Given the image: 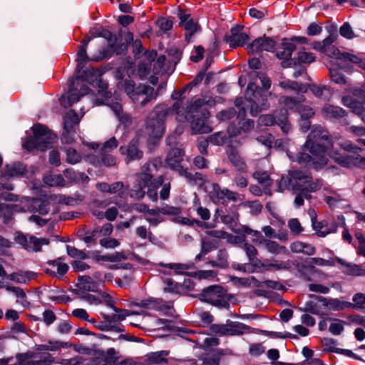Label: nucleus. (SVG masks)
<instances>
[{"label":"nucleus","mask_w":365,"mask_h":365,"mask_svg":"<svg viewBox=\"0 0 365 365\" xmlns=\"http://www.w3.org/2000/svg\"><path fill=\"white\" fill-rule=\"evenodd\" d=\"M182 99L177 101L171 108H167L164 106L155 108L146 121V129L150 138H160L164 134V120L170 114L175 113L176 119L180 122H184L191 119L190 127L193 133H208L212 131L211 126L207 120L210 113L204 106L202 99L196 100L192 105L185 110L182 108Z\"/></svg>","instance_id":"1"},{"label":"nucleus","mask_w":365,"mask_h":365,"mask_svg":"<svg viewBox=\"0 0 365 365\" xmlns=\"http://www.w3.org/2000/svg\"><path fill=\"white\" fill-rule=\"evenodd\" d=\"M331 145L327 131L321 126H314L303 146V152L297 155L296 161L299 164H309L314 169H319L327 164L328 155L342 167L350 168L353 165L365 168V157L357 155H343L339 153L327 154Z\"/></svg>","instance_id":"2"},{"label":"nucleus","mask_w":365,"mask_h":365,"mask_svg":"<svg viewBox=\"0 0 365 365\" xmlns=\"http://www.w3.org/2000/svg\"><path fill=\"white\" fill-rule=\"evenodd\" d=\"M97 84L99 88L98 91V95L102 98L96 99L95 103L96 105L104 104L109 106L118 118L119 122L125 127L129 126L132 119L128 114L123 113L119 95L115 93L113 96L110 91H107V83L101 80H98Z\"/></svg>","instance_id":"3"},{"label":"nucleus","mask_w":365,"mask_h":365,"mask_svg":"<svg viewBox=\"0 0 365 365\" xmlns=\"http://www.w3.org/2000/svg\"><path fill=\"white\" fill-rule=\"evenodd\" d=\"M53 363L54 358L51 354L32 351L0 359V365H51Z\"/></svg>","instance_id":"4"},{"label":"nucleus","mask_w":365,"mask_h":365,"mask_svg":"<svg viewBox=\"0 0 365 365\" xmlns=\"http://www.w3.org/2000/svg\"><path fill=\"white\" fill-rule=\"evenodd\" d=\"M34 137L27 138L23 144V147L32 151L34 149L46 150L51 147V144L56 136L46 127L37 124L32 127Z\"/></svg>","instance_id":"5"},{"label":"nucleus","mask_w":365,"mask_h":365,"mask_svg":"<svg viewBox=\"0 0 365 365\" xmlns=\"http://www.w3.org/2000/svg\"><path fill=\"white\" fill-rule=\"evenodd\" d=\"M271 94V93L262 91L254 83L248 84L245 98L248 103L247 106L250 108V112L252 116H256L259 112L269 108V105L267 98Z\"/></svg>","instance_id":"6"},{"label":"nucleus","mask_w":365,"mask_h":365,"mask_svg":"<svg viewBox=\"0 0 365 365\" xmlns=\"http://www.w3.org/2000/svg\"><path fill=\"white\" fill-rule=\"evenodd\" d=\"M122 83L125 92L132 101L134 103L140 102L142 106H145L155 97L154 88L150 86L140 84L135 86L132 81L128 80L123 81Z\"/></svg>","instance_id":"7"},{"label":"nucleus","mask_w":365,"mask_h":365,"mask_svg":"<svg viewBox=\"0 0 365 365\" xmlns=\"http://www.w3.org/2000/svg\"><path fill=\"white\" fill-rule=\"evenodd\" d=\"M184 152L179 148L171 149L167 155L165 162L167 165L178 173V174L185 178L190 182L195 181L197 178H200L201 173H196L193 175L191 173L188 172L187 169L184 168L181 163L183 160Z\"/></svg>","instance_id":"8"},{"label":"nucleus","mask_w":365,"mask_h":365,"mask_svg":"<svg viewBox=\"0 0 365 365\" xmlns=\"http://www.w3.org/2000/svg\"><path fill=\"white\" fill-rule=\"evenodd\" d=\"M98 36L106 40L108 47L106 48H103L100 53L99 56L96 57H92V61H99L111 56L114 53L120 54L124 51L125 46L123 45H117V36L111 33L109 30L102 29L98 31Z\"/></svg>","instance_id":"9"},{"label":"nucleus","mask_w":365,"mask_h":365,"mask_svg":"<svg viewBox=\"0 0 365 365\" xmlns=\"http://www.w3.org/2000/svg\"><path fill=\"white\" fill-rule=\"evenodd\" d=\"M152 175L150 164L147 163L142 168V172L137 175L136 182L130 190V196L136 200H141L145 195V188L150 181Z\"/></svg>","instance_id":"10"},{"label":"nucleus","mask_w":365,"mask_h":365,"mask_svg":"<svg viewBox=\"0 0 365 365\" xmlns=\"http://www.w3.org/2000/svg\"><path fill=\"white\" fill-rule=\"evenodd\" d=\"M309 175L299 170H293L289 173V175L282 176L279 182V191H283L290 187L294 190V187L304 185L302 183L309 182Z\"/></svg>","instance_id":"11"},{"label":"nucleus","mask_w":365,"mask_h":365,"mask_svg":"<svg viewBox=\"0 0 365 365\" xmlns=\"http://www.w3.org/2000/svg\"><path fill=\"white\" fill-rule=\"evenodd\" d=\"M304 185L294 187V193L296 195L294 199V205L299 207L304 204V199L311 197L310 192H315L319 190L322 187V183L319 180L312 181L309 176V182L303 183Z\"/></svg>","instance_id":"12"},{"label":"nucleus","mask_w":365,"mask_h":365,"mask_svg":"<svg viewBox=\"0 0 365 365\" xmlns=\"http://www.w3.org/2000/svg\"><path fill=\"white\" fill-rule=\"evenodd\" d=\"M200 299L216 307H225L227 304L225 299L223 289L220 286H210L203 290Z\"/></svg>","instance_id":"13"},{"label":"nucleus","mask_w":365,"mask_h":365,"mask_svg":"<svg viewBox=\"0 0 365 365\" xmlns=\"http://www.w3.org/2000/svg\"><path fill=\"white\" fill-rule=\"evenodd\" d=\"M333 41V38L328 36L322 41L314 42L312 43V48L331 58L342 61L344 59V52L341 53L336 47L332 46Z\"/></svg>","instance_id":"14"},{"label":"nucleus","mask_w":365,"mask_h":365,"mask_svg":"<svg viewBox=\"0 0 365 365\" xmlns=\"http://www.w3.org/2000/svg\"><path fill=\"white\" fill-rule=\"evenodd\" d=\"M210 197L215 203L224 205L227 200L237 201L239 194L227 188H221L219 185L215 184L210 192Z\"/></svg>","instance_id":"15"},{"label":"nucleus","mask_w":365,"mask_h":365,"mask_svg":"<svg viewBox=\"0 0 365 365\" xmlns=\"http://www.w3.org/2000/svg\"><path fill=\"white\" fill-rule=\"evenodd\" d=\"M258 123L259 125L264 126H272L277 124L280 126L282 131L284 133H287L291 128L290 124L287 121V112L278 118L272 115H262L259 117Z\"/></svg>","instance_id":"16"},{"label":"nucleus","mask_w":365,"mask_h":365,"mask_svg":"<svg viewBox=\"0 0 365 365\" xmlns=\"http://www.w3.org/2000/svg\"><path fill=\"white\" fill-rule=\"evenodd\" d=\"M16 240L26 250L35 252L39 251L41 245L49 243L48 240L46 238H37L34 236L28 237L24 235H18Z\"/></svg>","instance_id":"17"},{"label":"nucleus","mask_w":365,"mask_h":365,"mask_svg":"<svg viewBox=\"0 0 365 365\" xmlns=\"http://www.w3.org/2000/svg\"><path fill=\"white\" fill-rule=\"evenodd\" d=\"M281 45L282 50L277 51V56L278 58L282 60V67H290L294 63V60L292 59L291 56L293 51L296 49V46L292 42L288 41L287 40L282 41Z\"/></svg>","instance_id":"18"},{"label":"nucleus","mask_w":365,"mask_h":365,"mask_svg":"<svg viewBox=\"0 0 365 365\" xmlns=\"http://www.w3.org/2000/svg\"><path fill=\"white\" fill-rule=\"evenodd\" d=\"M275 41L269 37H259L247 46L250 53H259L261 51H273Z\"/></svg>","instance_id":"19"},{"label":"nucleus","mask_w":365,"mask_h":365,"mask_svg":"<svg viewBox=\"0 0 365 365\" xmlns=\"http://www.w3.org/2000/svg\"><path fill=\"white\" fill-rule=\"evenodd\" d=\"M118 353L113 348L106 351H98L96 353L94 364L96 365H116Z\"/></svg>","instance_id":"20"},{"label":"nucleus","mask_w":365,"mask_h":365,"mask_svg":"<svg viewBox=\"0 0 365 365\" xmlns=\"http://www.w3.org/2000/svg\"><path fill=\"white\" fill-rule=\"evenodd\" d=\"M242 27L236 26L231 29L230 35L226 37L230 46L235 48L243 46L249 39L247 34L242 31Z\"/></svg>","instance_id":"21"},{"label":"nucleus","mask_w":365,"mask_h":365,"mask_svg":"<svg viewBox=\"0 0 365 365\" xmlns=\"http://www.w3.org/2000/svg\"><path fill=\"white\" fill-rule=\"evenodd\" d=\"M180 25L186 31L185 38L189 41L192 36L199 29L198 24L190 18L189 14L180 12Z\"/></svg>","instance_id":"22"},{"label":"nucleus","mask_w":365,"mask_h":365,"mask_svg":"<svg viewBox=\"0 0 365 365\" xmlns=\"http://www.w3.org/2000/svg\"><path fill=\"white\" fill-rule=\"evenodd\" d=\"M187 332L192 334L190 340L200 347H207L217 344L215 339L210 337L204 332L192 329L188 330Z\"/></svg>","instance_id":"23"},{"label":"nucleus","mask_w":365,"mask_h":365,"mask_svg":"<svg viewBox=\"0 0 365 365\" xmlns=\"http://www.w3.org/2000/svg\"><path fill=\"white\" fill-rule=\"evenodd\" d=\"M312 227L319 237H324L329 234L336 232L338 226L334 222H329L327 220H323L322 222H314Z\"/></svg>","instance_id":"24"},{"label":"nucleus","mask_w":365,"mask_h":365,"mask_svg":"<svg viewBox=\"0 0 365 365\" xmlns=\"http://www.w3.org/2000/svg\"><path fill=\"white\" fill-rule=\"evenodd\" d=\"M85 299L91 305L104 304L108 307L113 306V304H115V299L106 292H100L97 294H89L86 296Z\"/></svg>","instance_id":"25"},{"label":"nucleus","mask_w":365,"mask_h":365,"mask_svg":"<svg viewBox=\"0 0 365 365\" xmlns=\"http://www.w3.org/2000/svg\"><path fill=\"white\" fill-rule=\"evenodd\" d=\"M90 91L88 87H83L81 90V95L73 91H69L61 96L60 99L61 104L65 108L70 107L74 103H77L80 100L81 96L88 95Z\"/></svg>","instance_id":"26"},{"label":"nucleus","mask_w":365,"mask_h":365,"mask_svg":"<svg viewBox=\"0 0 365 365\" xmlns=\"http://www.w3.org/2000/svg\"><path fill=\"white\" fill-rule=\"evenodd\" d=\"M227 154L231 163L239 172H247V166L235 149L229 146L227 150Z\"/></svg>","instance_id":"27"},{"label":"nucleus","mask_w":365,"mask_h":365,"mask_svg":"<svg viewBox=\"0 0 365 365\" xmlns=\"http://www.w3.org/2000/svg\"><path fill=\"white\" fill-rule=\"evenodd\" d=\"M46 272L55 277H61L68 270L67 264L61 261L60 259L48 262V267L46 268Z\"/></svg>","instance_id":"28"},{"label":"nucleus","mask_w":365,"mask_h":365,"mask_svg":"<svg viewBox=\"0 0 365 365\" xmlns=\"http://www.w3.org/2000/svg\"><path fill=\"white\" fill-rule=\"evenodd\" d=\"M36 277V273L32 271H19L6 276V279L19 284H28Z\"/></svg>","instance_id":"29"},{"label":"nucleus","mask_w":365,"mask_h":365,"mask_svg":"<svg viewBox=\"0 0 365 365\" xmlns=\"http://www.w3.org/2000/svg\"><path fill=\"white\" fill-rule=\"evenodd\" d=\"M169 354L168 351H160L151 352L147 354V359L144 365H166L168 364L167 356Z\"/></svg>","instance_id":"30"},{"label":"nucleus","mask_w":365,"mask_h":365,"mask_svg":"<svg viewBox=\"0 0 365 365\" xmlns=\"http://www.w3.org/2000/svg\"><path fill=\"white\" fill-rule=\"evenodd\" d=\"M319 301L324 307L333 311H340L352 306L351 302L341 301L339 299H326L320 297Z\"/></svg>","instance_id":"31"},{"label":"nucleus","mask_w":365,"mask_h":365,"mask_svg":"<svg viewBox=\"0 0 365 365\" xmlns=\"http://www.w3.org/2000/svg\"><path fill=\"white\" fill-rule=\"evenodd\" d=\"M164 182V177L160 176L157 178L152 179L146 186L148 187L147 194L148 197L153 202H157L158 199V190L163 185Z\"/></svg>","instance_id":"32"},{"label":"nucleus","mask_w":365,"mask_h":365,"mask_svg":"<svg viewBox=\"0 0 365 365\" xmlns=\"http://www.w3.org/2000/svg\"><path fill=\"white\" fill-rule=\"evenodd\" d=\"M159 266L163 267L164 268H168L170 269H173L175 273L178 274H191V273L187 272L188 269L193 268L194 264L192 262L190 263H168L159 264Z\"/></svg>","instance_id":"33"},{"label":"nucleus","mask_w":365,"mask_h":365,"mask_svg":"<svg viewBox=\"0 0 365 365\" xmlns=\"http://www.w3.org/2000/svg\"><path fill=\"white\" fill-rule=\"evenodd\" d=\"M157 53L155 51H151L148 55H146V58L148 63H140L138 68V74L141 79L146 78L150 73L151 63L154 61Z\"/></svg>","instance_id":"34"},{"label":"nucleus","mask_w":365,"mask_h":365,"mask_svg":"<svg viewBox=\"0 0 365 365\" xmlns=\"http://www.w3.org/2000/svg\"><path fill=\"white\" fill-rule=\"evenodd\" d=\"M78 281V287L81 289L95 292L98 288L97 282L91 276H79Z\"/></svg>","instance_id":"35"},{"label":"nucleus","mask_w":365,"mask_h":365,"mask_svg":"<svg viewBox=\"0 0 365 365\" xmlns=\"http://www.w3.org/2000/svg\"><path fill=\"white\" fill-rule=\"evenodd\" d=\"M262 267L266 270H289L292 267V262L289 260L279 261L272 259L264 262Z\"/></svg>","instance_id":"36"},{"label":"nucleus","mask_w":365,"mask_h":365,"mask_svg":"<svg viewBox=\"0 0 365 365\" xmlns=\"http://www.w3.org/2000/svg\"><path fill=\"white\" fill-rule=\"evenodd\" d=\"M290 250L295 253H303L307 255H313L315 253V248L310 244L300 241H296L290 245Z\"/></svg>","instance_id":"37"},{"label":"nucleus","mask_w":365,"mask_h":365,"mask_svg":"<svg viewBox=\"0 0 365 365\" xmlns=\"http://www.w3.org/2000/svg\"><path fill=\"white\" fill-rule=\"evenodd\" d=\"M322 114L326 118H339L345 115V110L339 106L325 105L322 109Z\"/></svg>","instance_id":"38"},{"label":"nucleus","mask_w":365,"mask_h":365,"mask_svg":"<svg viewBox=\"0 0 365 365\" xmlns=\"http://www.w3.org/2000/svg\"><path fill=\"white\" fill-rule=\"evenodd\" d=\"M305 98L303 96L297 97L294 99L288 96H282L279 98V103L283 105L287 109L299 110V108L302 106L301 103L304 101Z\"/></svg>","instance_id":"39"},{"label":"nucleus","mask_w":365,"mask_h":365,"mask_svg":"<svg viewBox=\"0 0 365 365\" xmlns=\"http://www.w3.org/2000/svg\"><path fill=\"white\" fill-rule=\"evenodd\" d=\"M26 168L20 163H13L7 165L5 168V174L9 177H21L26 175Z\"/></svg>","instance_id":"40"},{"label":"nucleus","mask_w":365,"mask_h":365,"mask_svg":"<svg viewBox=\"0 0 365 365\" xmlns=\"http://www.w3.org/2000/svg\"><path fill=\"white\" fill-rule=\"evenodd\" d=\"M138 138H133L126 149L127 160H139L143 156V152L138 148Z\"/></svg>","instance_id":"41"},{"label":"nucleus","mask_w":365,"mask_h":365,"mask_svg":"<svg viewBox=\"0 0 365 365\" xmlns=\"http://www.w3.org/2000/svg\"><path fill=\"white\" fill-rule=\"evenodd\" d=\"M241 326H242V324L240 323H233L230 325V328L225 325L215 326L213 327V330L215 332L221 335H238L241 334V331H238L237 329L240 328Z\"/></svg>","instance_id":"42"},{"label":"nucleus","mask_w":365,"mask_h":365,"mask_svg":"<svg viewBox=\"0 0 365 365\" xmlns=\"http://www.w3.org/2000/svg\"><path fill=\"white\" fill-rule=\"evenodd\" d=\"M63 174L66 178L76 182L87 183L89 181V178L86 175L72 168L65 170Z\"/></svg>","instance_id":"43"},{"label":"nucleus","mask_w":365,"mask_h":365,"mask_svg":"<svg viewBox=\"0 0 365 365\" xmlns=\"http://www.w3.org/2000/svg\"><path fill=\"white\" fill-rule=\"evenodd\" d=\"M90 38L88 40H85L83 42V44L80 46L78 53H77V66H76V70L78 73L81 72V70L83 68L84 63L88 60V56L86 53V47L90 41Z\"/></svg>","instance_id":"44"},{"label":"nucleus","mask_w":365,"mask_h":365,"mask_svg":"<svg viewBox=\"0 0 365 365\" xmlns=\"http://www.w3.org/2000/svg\"><path fill=\"white\" fill-rule=\"evenodd\" d=\"M80 121V119L76 113L71 110L64 118L63 130L67 133H69L71 129L73 128V126L77 125Z\"/></svg>","instance_id":"45"},{"label":"nucleus","mask_w":365,"mask_h":365,"mask_svg":"<svg viewBox=\"0 0 365 365\" xmlns=\"http://www.w3.org/2000/svg\"><path fill=\"white\" fill-rule=\"evenodd\" d=\"M262 247L266 249L268 252L272 254H284L288 252L287 248L284 246H280L277 242L269 240L264 241Z\"/></svg>","instance_id":"46"},{"label":"nucleus","mask_w":365,"mask_h":365,"mask_svg":"<svg viewBox=\"0 0 365 365\" xmlns=\"http://www.w3.org/2000/svg\"><path fill=\"white\" fill-rule=\"evenodd\" d=\"M238 232H244L247 235H250L252 237V241L255 243L258 244L260 247L264 244V241H265L267 239H265L262 233L257 230H253L248 227L247 226H242Z\"/></svg>","instance_id":"47"},{"label":"nucleus","mask_w":365,"mask_h":365,"mask_svg":"<svg viewBox=\"0 0 365 365\" xmlns=\"http://www.w3.org/2000/svg\"><path fill=\"white\" fill-rule=\"evenodd\" d=\"M43 182L46 185L50 187H62L65 185V180L61 175H47L44 177Z\"/></svg>","instance_id":"48"},{"label":"nucleus","mask_w":365,"mask_h":365,"mask_svg":"<svg viewBox=\"0 0 365 365\" xmlns=\"http://www.w3.org/2000/svg\"><path fill=\"white\" fill-rule=\"evenodd\" d=\"M252 177L264 187H268L272 184V179L266 171H255Z\"/></svg>","instance_id":"49"},{"label":"nucleus","mask_w":365,"mask_h":365,"mask_svg":"<svg viewBox=\"0 0 365 365\" xmlns=\"http://www.w3.org/2000/svg\"><path fill=\"white\" fill-rule=\"evenodd\" d=\"M163 282L165 284L163 292L165 293L177 294L179 292L180 286L178 283L174 282L171 278L162 277Z\"/></svg>","instance_id":"50"},{"label":"nucleus","mask_w":365,"mask_h":365,"mask_svg":"<svg viewBox=\"0 0 365 365\" xmlns=\"http://www.w3.org/2000/svg\"><path fill=\"white\" fill-rule=\"evenodd\" d=\"M93 213L98 219H103L106 217L107 220L113 221L116 218V216L118 215V210L116 207H112L110 208H108L105 212H103L102 211H98L96 208H93Z\"/></svg>","instance_id":"51"},{"label":"nucleus","mask_w":365,"mask_h":365,"mask_svg":"<svg viewBox=\"0 0 365 365\" xmlns=\"http://www.w3.org/2000/svg\"><path fill=\"white\" fill-rule=\"evenodd\" d=\"M21 202H25V204L27 206V210L30 212H34V209L35 207H31V205H38L39 207H38V211L41 213V214H46L48 212V210L46 207V205L43 204V205H40L39 202L40 201L38 200V199H34L33 198L32 200H30L29 198H23L21 201Z\"/></svg>","instance_id":"52"},{"label":"nucleus","mask_w":365,"mask_h":365,"mask_svg":"<svg viewBox=\"0 0 365 365\" xmlns=\"http://www.w3.org/2000/svg\"><path fill=\"white\" fill-rule=\"evenodd\" d=\"M71 345H69L67 342L53 341H48V343L46 344L40 345L38 349L55 351L60 349L61 348H68Z\"/></svg>","instance_id":"53"},{"label":"nucleus","mask_w":365,"mask_h":365,"mask_svg":"<svg viewBox=\"0 0 365 365\" xmlns=\"http://www.w3.org/2000/svg\"><path fill=\"white\" fill-rule=\"evenodd\" d=\"M101 76L100 71L98 69L91 68L84 71L82 73L79 74L78 78L86 81L88 83H92L96 81Z\"/></svg>","instance_id":"54"},{"label":"nucleus","mask_w":365,"mask_h":365,"mask_svg":"<svg viewBox=\"0 0 365 365\" xmlns=\"http://www.w3.org/2000/svg\"><path fill=\"white\" fill-rule=\"evenodd\" d=\"M212 267H225L227 266V253L225 250H220L217 254V259L210 262Z\"/></svg>","instance_id":"55"},{"label":"nucleus","mask_w":365,"mask_h":365,"mask_svg":"<svg viewBox=\"0 0 365 365\" xmlns=\"http://www.w3.org/2000/svg\"><path fill=\"white\" fill-rule=\"evenodd\" d=\"M215 248V244L209 238H203L202 240L200 252L196 255V259L200 260Z\"/></svg>","instance_id":"56"},{"label":"nucleus","mask_w":365,"mask_h":365,"mask_svg":"<svg viewBox=\"0 0 365 365\" xmlns=\"http://www.w3.org/2000/svg\"><path fill=\"white\" fill-rule=\"evenodd\" d=\"M325 202L331 208L341 206V202L344 200L343 197L336 192H332L324 198Z\"/></svg>","instance_id":"57"},{"label":"nucleus","mask_w":365,"mask_h":365,"mask_svg":"<svg viewBox=\"0 0 365 365\" xmlns=\"http://www.w3.org/2000/svg\"><path fill=\"white\" fill-rule=\"evenodd\" d=\"M279 85L282 88H285V89H292L294 91H297L299 92H306L307 91L306 86L299 84V83H297L296 81H291L289 80H286V81H281L279 83Z\"/></svg>","instance_id":"58"},{"label":"nucleus","mask_w":365,"mask_h":365,"mask_svg":"<svg viewBox=\"0 0 365 365\" xmlns=\"http://www.w3.org/2000/svg\"><path fill=\"white\" fill-rule=\"evenodd\" d=\"M101 314L103 319L108 320L110 325L117 327V329H112V331L122 332L124 331V329H123V326L120 324H119L120 321L117 318V316L115 315V314L109 315V314H106L104 313H101Z\"/></svg>","instance_id":"59"},{"label":"nucleus","mask_w":365,"mask_h":365,"mask_svg":"<svg viewBox=\"0 0 365 365\" xmlns=\"http://www.w3.org/2000/svg\"><path fill=\"white\" fill-rule=\"evenodd\" d=\"M211 234L215 237L226 239L230 243H239L244 241L241 237L232 236L222 231H212Z\"/></svg>","instance_id":"60"},{"label":"nucleus","mask_w":365,"mask_h":365,"mask_svg":"<svg viewBox=\"0 0 365 365\" xmlns=\"http://www.w3.org/2000/svg\"><path fill=\"white\" fill-rule=\"evenodd\" d=\"M342 61H349L353 63L357 64L359 68L365 71V58H362L354 54L344 52V59Z\"/></svg>","instance_id":"61"},{"label":"nucleus","mask_w":365,"mask_h":365,"mask_svg":"<svg viewBox=\"0 0 365 365\" xmlns=\"http://www.w3.org/2000/svg\"><path fill=\"white\" fill-rule=\"evenodd\" d=\"M194 210L197 212V215L203 220H207L210 217V212L208 209L202 207L200 205L199 200L195 198L193 205Z\"/></svg>","instance_id":"62"},{"label":"nucleus","mask_w":365,"mask_h":365,"mask_svg":"<svg viewBox=\"0 0 365 365\" xmlns=\"http://www.w3.org/2000/svg\"><path fill=\"white\" fill-rule=\"evenodd\" d=\"M226 138V135L223 132H217L208 137L210 143L215 145H223Z\"/></svg>","instance_id":"63"},{"label":"nucleus","mask_w":365,"mask_h":365,"mask_svg":"<svg viewBox=\"0 0 365 365\" xmlns=\"http://www.w3.org/2000/svg\"><path fill=\"white\" fill-rule=\"evenodd\" d=\"M66 154V161L70 164H76L81 161V157L73 148H68L65 150Z\"/></svg>","instance_id":"64"}]
</instances>
